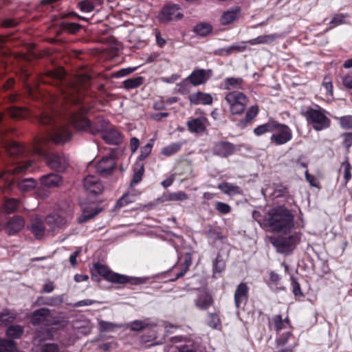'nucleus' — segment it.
I'll return each instance as SVG.
<instances>
[{
	"mask_svg": "<svg viewBox=\"0 0 352 352\" xmlns=\"http://www.w3.org/2000/svg\"><path fill=\"white\" fill-rule=\"evenodd\" d=\"M8 116L13 119H22L33 116L38 123L47 127L45 133L38 138L32 148H27L31 155L44 157L47 166L57 171L64 172L69 166L68 157L63 153L53 152L48 150L47 144L52 142L56 144H64L69 141L72 134L69 128L62 124L53 111H42L38 113L26 108L10 107Z\"/></svg>",
	"mask_w": 352,
	"mask_h": 352,
	"instance_id": "f257e3e1",
	"label": "nucleus"
},
{
	"mask_svg": "<svg viewBox=\"0 0 352 352\" xmlns=\"http://www.w3.org/2000/svg\"><path fill=\"white\" fill-rule=\"evenodd\" d=\"M41 81L58 87L63 99L74 105V109L68 113L69 122L77 130L96 135L99 133L102 134L109 126V122L102 118L98 117L91 122L85 117L89 112V108L82 104V97L79 94V88L74 82H68L65 79L63 72H47Z\"/></svg>",
	"mask_w": 352,
	"mask_h": 352,
	"instance_id": "f03ea898",
	"label": "nucleus"
},
{
	"mask_svg": "<svg viewBox=\"0 0 352 352\" xmlns=\"http://www.w3.org/2000/svg\"><path fill=\"white\" fill-rule=\"evenodd\" d=\"M11 131L12 129L6 125V116L0 113V142L4 153L9 158V163L15 164L13 167L25 166V168H21L19 172L3 173L0 178L5 182L6 190H12L14 186H17L21 191H29L36 186V182L33 178L19 180L15 175L23 173L30 167L32 164V161L30 160V151L6 137V134Z\"/></svg>",
	"mask_w": 352,
	"mask_h": 352,
	"instance_id": "7ed1b4c3",
	"label": "nucleus"
},
{
	"mask_svg": "<svg viewBox=\"0 0 352 352\" xmlns=\"http://www.w3.org/2000/svg\"><path fill=\"white\" fill-rule=\"evenodd\" d=\"M294 219L289 210L279 206L269 211L265 223L272 232L287 233L294 226Z\"/></svg>",
	"mask_w": 352,
	"mask_h": 352,
	"instance_id": "20e7f679",
	"label": "nucleus"
},
{
	"mask_svg": "<svg viewBox=\"0 0 352 352\" xmlns=\"http://www.w3.org/2000/svg\"><path fill=\"white\" fill-rule=\"evenodd\" d=\"M94 270L105 280L113 283H129L132 285H138L145 283L144 278L128 276L113 272L107 266L99 263L94 264Z\"/></svg>",
	"mask_w": 352,
	"mask_h": 352,
	"instance_id": "39448f33",
	"label": "nucleus"
},
{
	"mask_svg": "<svg viewBox=\"0 0 352 352\" xmlns=\"http://www.w3.org/2000/svg\"><path fill=\"white\" fill-rule=\"evenodd\" d=\"M302 234L296 232L288 236H279L271 239V243L276 249L277 252L285 255L292 254L301 239Z\"/></svg>",
	"mask_w": 352,
	"mask_h": 352,
	"instance_id": "423d86ee",
	"label": "nucleus"
},
{
	"mask_svg": "<svg viewBox=\"0 0 352 352\" xmlns=\"http://www.w3.org/2000/svg\"><path fill=\"white\" fill-rule=\"evenodd\" d=\"M225 100L229 105L232 115H241L244 113L248 98L243 92L233 91L226 95Z\"/></svg>",
	"mask_w": 352,
	"mask_h": 352,
	"instance_id": "0eeeda50",
	"label": "nucleus"
},
{
	"mask_svg": "<svg viewBox=\"0 0 352 352\" xmlns=\"http://www.w3.org/2000/svg\"><path fill=\"white\" fill-rule=\"evenodd\" d=\"M23 328L20 325H10L6 330V335L10 339L0 340V352H17L13 339H18L23 333Z\"/></svg>",
	"mask_w": 352,
	"mask_h": 352,
	"instance_id": "6e6552de",
	"label": "nucleus"
},
{
	"mask_svg": "<svg viewBox=\"0 0 352 352\" xmlns=\"http://www.w3.org/2000/svg\"><path fill=\"white\" fill-rule=\"evenodd\" d=\"M307 122L312 124L313 129L317 131L329 127L330 120L320 110L309 108L305 113Z\"/></svg>",
	"mask_w": 352,
	"mask_h": 352,
	"instance_id": "1a4fd4ad",
	"label": "nucleus"
},
{
	"mask_svg": "<svg viewBox=\"0 0 352 352\" xmlns=\"http://www.w3.org/2000/svg\"><path fill=\"white\" fill-rule=\"evenodd\" d=\"M275 126L273 127L270 142L276 146L285 144L292 140V131L289 126L274 120Z\"/></svg>",
	"mask_w": 352,
	"mask_h": 352,
	"instance_id": "9d476101",
	"label": "nucleus"
},
{
	"mask_svg": "<svg viewBox=\"0 0 352 352\" xmlns=\"http://www.w3.org/2000/svg\"><path fill=\"white\" fill-rule=\"evenodd\" d=\"M183 17L181 8L177 4H168L163 7L159 14V20L162 23H166L172 20H179Z\"/></svg>",
	"mask_w": 352,
	"mask_h": 352,
	"instance_id": "9b49d317",
	"label": "nucleus"
},
{
	"mask_svg": "<svg viewBox=\"0 0 352 352\" xmlns=\"http://www.w3.org/2000/svg\"><path fill=\"white\" fill-rule=\"evenodd\" d=\"M212 76V71L211 69H195L187 77L189 82L195 86L205 84Z\"/></svg>",
	"mask_w": 352,
	"mask_h": 352,
	"instance_id": "f8f14e48",
	"label": "nucleus"
},
{
	"mask_svg": "<svg viewBox=\"0 0 352 352\" xmlns=\"http://www.w3.org/2000/svg\"><path fill=\"white\" fill-rule=\"evenodd\" d=\"M115 168L116 161L114 157L111 155L103 157L96 164L97 173L102 177L111 175Z\"/></svg>",
	"mask_w": 352,
	"mask_h": 352,
	"instance_id": "ddd939ff",
	"label": "nucleus"
},
{
	"mask_svg": "<svg viewBox=\"0 0 352 352\" xmlns=\"http://www.w3.org/2000/svg\"><path fill=\"white\" fill-rule=\"evenodd\" d=\"M24 226V218L19 215H15L8 219L3 229L8 235L11 236L20 232Z\"/></svg>",
	"mask_w": 352,
	"mask_h": 352,
	"instance_id": "4468645a",
	"label": "nucleus"
},
{
	"mask_svg": "<svg viewBox=\"0 0 352 352\" xmlns=\"http://www.w3.org/2000/svg\"><path fill=\"white\" fill-rule=\"evenodd\" d=\"M83 186L87 191L94 195L101 193L104 186L100 180L95 175H88L83 181Z\"/></svg>",
	"mask_w": 352,
	"mask_h": 352,
	"instance_id": "2eb2a0df",
	"label": "nucleus"
},
{
	"mask_svg": "<svg viewBox=\"0 0 352 352\" xmlns=\"http://www.w3.org/2000/svg\"><path fill=\"white\" fill-rule=\"evenodd\" d=\"M235 151V145L227 141L215 143L212 148L213 154L221 157H228L232 155Z\"/></svg>",
	"mask_w": 352,
	"mask_h": 352,
	"instance_id": "dca6fc26",
	"label": "nucleus"
},
{
	"mask_svg": "<svg viewBox=\"0 0 352 352\" xmlns=\"http://www.w3.org/2000/svg\"><path fill=\"white\" fill-rule=\"evenodd\" d=\"M249 287L245 283H239L234 292V305L237 309L245 305L248 300Z\"/></svg>",
	"mask_w": 352,
	"mask_h": 352,
	"instance_id": "f3484780",
	"label": "nucleus"
},
{
	"mask_svg": "<svg viewBox=\"0 0 352 352\" xmlns=\"http://www.w3.org/2000/svg\"><path fill=\"white\" fill-rule=\"evenodd\" d=\"M174 349V352H202L199 344L190 339L179 342Z\"/></svg>",
	"mask_w": 352,
	"mask_h": 352,
	"instance_id": "a211bd4d",
	"label": "nucleus"
},
{
	"mask_svg": "<svg viewBox=\"0 0 352 352\" xmlns=\"http://www.w3.org/2000/svg\"><path fill=\"white\" fill-rule=\"evenodd\" d=\"M51 311L47 308H41L35 310L31 317V322L33 325L41 323L48 324L50 322Z\"/></svg>",
	"mask_w": 352,
	"mask_h": 352,
	"instance_id": "6ab92c4d",
	"label": "nucleus"
},
{
	"mask_svg": "<svg viewBox=\"0 0 352 352\" xmlns=\"http://www.w3.org/2000/svg\"><path fill=\"white\" fill-rule=\"evenodd\" d=\"M241 13V9L239 6L230 8L225 11L220 17V22L223 25H227L237 21Z\"/></svg>",
	"mask_w": 352,
	"mask_h": 352,
	"instance_id": "aec40b11",
	"label": "nucleus"
},
{
	"mask_svg": "<svg viewBox=\"0 0 352 352\" xmlns=\"http://www.w3.org/2000/svg\"><path fill=\"white\" fill-rule=\"evenodd\" d=\"M188 100L193 105H210L212 103L213 99L210 94L198 91L190 94Z\"/></svg>",
	"mask_w": 352,
	"mask_h": 352,
	"instance_id": "412c9836",
	"label": "nucleus"
},
{
	"mask_svg": "<svg viewBox=\"0 0 352 352\" xmlns=\"http://www.w3.org/2000/svg\"><path fill=\"white\" fill-rule=\"evenodd\" d=\"M102 138L109 144L118 145L122 142L120 133L110 126L102 134Z\"/></svg>",
	"mask_w": 352,
	"mask_h": 352,
	"instance_id": "4be33fe9",
	"label": "nucleus"
},
{
	"mask_svg": "<svg viewBox=\"0 0 352 352\" xmlns=\"http://www.w3.org/2000/svg\"><path fill=\"white\" fill-rule=\"evenodd\" d=\"M28 228L36 239H41L44 236L45 228L43 221L40 219H33Z\"/></svg>",
	"mask_w": 352,
	"mask_h": 352,
	"instance_id": "5701e85b",
	"label": "nucleus"
},
{
	"mask_svg": "<svg viewBox=\"0 0 352 352\" xmlns=\"http://www.w3.org/2000/svg\"><path fill=\"white\" fill-rule=\"evenodd\" d=\"M213 303L212 296L208 292H202L195 300L196 307L201 310L207 309Z\"/></svg>",
	"mask_w": 352,
	"mask_h": 352,
	"instance_id": "b1692460",
	"label": "nucleus"
},
{
	"mask_svg": "<svg viewBox=\"0 0 352 352\" xmlns=\"http://www.w3.org/2000/svg\"><path fill=\"white\" fill-rule=\"evenodd\" d=\"M53 338V331L51 328L48 327H41L36 329L35 331L33 340L35 344H39L40 342L51 340Z\"/></svg>",
	"mask_w": 352,
	"mask_h": 352,
	"instance_id": "393cba45",
	"label": "nucleus"
},
{
	"mask_svg": "<svg viewBox=\"0 0 352 352\" xmlns=\"http://www.w3.org/2000/svg\"><path fill=\"white\" fill-rule=\"evenodd\" d=\"M244 80L242 78L228 77L223 80L222 83L223 89H243Z\"/></svg>",
	"mask_w": 352,
	"mask_h": 352,
	"instance_id": "a878e982",
	"label": "nucleus"
},
{
	"mask_svg": "<svg viewBox=\"0 0 352 352\" xmlns=\"http://www.w3.org/2000/svg\"><path fill=\"white\" fill-rule=\"evenodd\" d=\"M41 181L43 186L54 188L58 186L62 183V177L58 174L50 173L42 176Z\"/></svg>",
	"mask_w": 352,
	"mask_h": 352,
	"instance_id": "bb28decb",
	"label": "nucleus"
},
{
	"mask_svg": "<svg viewBox=\"0 0 352 352\" xmlns=\"http://www.w3.org/2000/svg\"><path fill=\"white\" fill-rule=\"evenodd\" d=\"M258 113V107L257 105H253L247 111L245 118L240 120L237 123V126L243 129L246 126V125L250 123L254 118L257 116Z\"/></svg>",
	"mask_w": 352,
	"mask_h": 352,
	"instance_id": "cd10ccee",
	"label": "nucleus"
},
{
	"mask_svg": "<svg viewBox=\"0 0 352 352\" xmlns=\"http://www.w3.org/2000/svg\"><path fill=\"white\" fill-rule=\"evenodd\" d=\"M278 38V34H265L258 36L254 38H252L248 41H245V43H249L252 45L258 44H271Z\"/></svg>",
	"mask_w": 352,
	"mask_h": 352,
	"instance_id": "c85d7f7f",
	"label": "nucleus"
},
{
	"mask_svg": "<svg viewBox=\"0 0 352 352\" xmlns=\"http://www.w3.org/2000/svg\"><path fill=\"white\" fill-rule=\"evenodd\" d=\"M64 295H58L54 296H41L37 300L40 305L49 306H58L63 302Z\"/></svg>",
	"mask_w": 352,
	"mask_h": 352,
	"instance_id": "c756f323",
	"label": "nucleus"
},
{
	"mask_svg": "<svg viewBox=\"0 0 352 352\" xmlns=\"http://www.w3.org/2000/svg\"><path fill=\"white\" fill-rule=\"evenodd\" d=\"M60 29L62 32L70 34H77L82 28V25L78 23L69 22L63 21L59 24Z\"/></svg>",
	"mask_w": 352,
	"mask_h": 352,
	"instance_id": "7c9ffc66",
	"label": "nucleus"
},
{
	"mask_svg": "<svg viewBox=\"0 0 352 352\" xmlns=\"http://www.w3.org/2000/svg\"><path fill=\"white\" fill-rule=\"evenodd\" d=\"M45 221L53 229L62 228L66 223L65 219L57 213L50 214L47 216Z\"/></svg>",
	"mask_w": 352,
	"mask_h": 352,
	"instance_id": "2f4dec72",
	"label": "nucleus"
},
{
	"mask_svg": "<svg viewBox=\"0 0 352 352\" xmlns=\"http://www.w3.org/2000/svg\"><path fill=\"white\" fill-rule=\"evenodd\" d=\"M101 3L100 0H82L78 2L77 7L81 12L89 13L94 11L96 6Z\"/></svg>",
	"mask_w": 352,
	"mask_h": 352,
	"instance_id": "473e14b6",
	"label": "nucleus"
},
{
	"mask_svg": "<svg viewBox=\"0 0 352 352\" xmlns=\"http://www.w3.org/2000/svg\"><path fill=\"white\" fill-rule=\"evenodd\" d=\"M187 126L190 131L192 133H202L205 131L206 126L201 118H197L188 121Z\"/></svg>",
	"mask_w": 352,
	"mask_h": 352,
	"instance_id": "72a5a7b5",
	"label": "nucleus"
},
{
	"mask_svg": "<svg viewBox=\"0 0 352 352\" xmlns=\"http://www.w3.org/2000/svg\"><path fill=\"white\" fill-rule=\"evenodd\" d=\"M144 173V167L142 163L138 162L135 164L133 178L131 182V186H135L142 181Z\"/></svg>",
	"mask_w": 352,
	"mask_h": 352,
	"instance_id": "f704fd0d",
	"label": "nucleus"
},
{
	"mask_svg": "<svg viewBox=\"0 0 352 352\" xmlns=\"http://www.w3.org/2000/svg\"><path fill=\"white\" fill-rule=\"evenodd\" d=\"M189 198L188 194L184 191H177L173 192H168L164 194L162 197L163 201H184Z\"/></svg>",
	"mask_w": 352,
	"mask_h": 352,
	"instance_id": "c9c22d12",
	"label": "nucleus"
},
{
	"mask_svg": "<svg viewBox=\"0 0 352 352\" xmlns=\"http://www.w3.org/2000/svg\"><path fill=\"white\" fill-rule=\"evenodd\" d=\"M246 50V46L243 44H234L219 50V55L228 56L234 52H242Z\"/></svg>",
	"mask_w": 352,
	"mask_h": 352,
	"instance_id": "e433bc0d",
	"label": "nucleus"
},
{
	"mask_svg": "<svg viewBox=\"0 0 352 352\" xmlns=\"http://www.w3.org/2000/svg\"><path fill=\"white\" fill-rule=\"evenodd\" d=\"M144 78L142 76L128 78L123 81L122 87L127 90L136 89L144 83Z\"/></svg>",
	"mask_w": 352,
	"mask_h": 352,
	"instance_id": "4c0bfd02",
	"label": "nucleus"
},
{
	"mask_svg": "<svg viewBox=\"0 0 352 352\" xmlns=\"http://www.w3.org/2000/svg\"><path fill=\"white\" fill-rule=\"evenodd\" d=\"M19 206V201L16 199H6L4 201L3 208L6 214L14 213L17 211Z\"/></svg>",
	"mask_w": 352,
	"mask_h": 352,
	"instance_id": "58836bf2",
	"label": "nucleus"
},
{
	"mask_svg": "<svg viewBox=\"0 0 352 352\" xmlns=\"http://www.w3.org/2000/svg\"><path fill=\"white\" fill-rule=\"evenodd\" d=\"M192 264V258L190 254H186L184 256V261L181 265L180 271L178 272L175 278L172 279L173 281L177 280L178 278L184 276L189 269V267Z\"/></svg>",
	"mask_w": 352,
	"mask_h": 352,
	"instance_id": "ea45409f",
	"label": "nucleus"
},
{
	"mask_svg": "<svg viewBox=\"0 0 352 352\" xmlns=\"http://www.w3.org/2000/svg\"><path fill=\"white\" fill-rule=\"evenodd\" d=\"M122 324L113 323L104 320H100L98 322V328L100 332H112L116 329L122 328Z\"/></svg>",
	"mask_w": 352,
	"mask_h": 352,
	"instance_id": "a19ab883",
	"label": "nucleus"
},
{
	"mask_svg": "<svg viewBox=\"0 0 352 352\" xmlns=\"http://www.w3.org/2000/svg\"><path fill=\"white\" fill-rule=\"evenodd\" d=\"M274 122V120H270L267 122L256 126L254 129V134L257 136H260L265 133L272 132L273 127L276 126Z\"/></svg>",
	"mask_w": 352,
	"mask_h": 352,
	"instance_id": "79ce46f5",
	"label": "nucleus"
},
{
	"mask_svg": "<svg viewBox=\"0 0 352 352\" xmlns=\"http://www.w3.org/2000/svg\"><path fill=\"white\" fill-rule=\"evenodd\" d=\"M182 144L180 142H173L165 147H164L161 153L165 156H170L175 153H177L178 151H180L182 148Z\"/></svg>",
	"mask_w": 352,
	"mask_h": 352,
	"instance_id": "37998d69",
	"label": "nucleus"
},
{
	"mask_svg": "<svg viewBox=\"0 0 352 352\" xmlns=\"http://www.w3.org/2000/svg\"><path fill=\"white\" fill-rule=\"evenodd\" d=\"M212 30V26L206 23H201L194 27L193 31L198 35L206 36L211 33Z\"/></svg>",
	"mask_w": 352,
	"mask_h": 352,
	"instance_id": "c03bdc74",
	"label": "nucleus"
},
{
	"mask_svg": "<svg viewBox=\"0 0 352 352\" xmlns=\"http://www.w3.org/2000/svg\"><path fill=\"white\" fill-rule=\"evenodd\" d=\"M349 15L348 14H336L331 19L329 22V24L331 25L327 30H331L338 25L346 23L345 19L349 18Z\"/></svg>",
	"mask_w": 352,
	"mask_h": 352,
	"instance_id": "a18cd8bd",
	"label": "nucleus"
},
{
	"mask_svg": "<svg viewBox=\"0 0 352 352\" xmlns=\"http://www.w3.org/2000/svg\"><path fill=\"white\" fill-rule=\"evenodd\" d=\"M219 188L222 192L228 195H235L239 193V187L228 182L220 184L219 185Z\"/></svg>",
	"mask_w": 352,
	"mask_h": 352,
	"instance_id": "49530a36",
	"label": "nucleus"
},
{
	"mask_svg": "<svg viewBox=\"0 0 352 352\" xmlns=\"http://www.w3.org/2000/svg\"><path fill=\"white\" fill-rule=\"evenodd\" d=\"M16 318V314L9 310H4L0 313V325L6 326L12 322Z\"/></svg>",
	"mask_w": 352,
	"mask_h": 352,
	"instance_id": "de8ad7c7",
	"label": "nucleus"
},
{
	"mask_svg": "<svg viewBox=\"0 0 352 352\" xmlns=\"http://www.w3.org/2000/svg\"><path fill=\"white\" fill-rule=\"evenodd\" d=\"M226 267V263L220 254H218L212 263L213 273H221Z\"/></svg>",
	"mask_w": 352,
	"mask_h": 352,
	"instance_id": "09e8293b",
	"label": "nucleus"
},
{
	"mask_svg": "<svg viewBox=\"0 0 352 352\" xmlns=\"http://www.w3.org/2000/svg\"><path fill=\"white\" fill-rule=\"evenodd\" d=\"M153 146V140L151 139L149 142L142 146L140 150V155L138 157V162L143 161L145 160L151 153L152 148Z\"/></svg>",
	"mask_w": 352,
	"mask_h": 352,
	"instance_id": "8fccbe9b",
	"label": "nucleus"
},
{
	"mask_svg": "<svg viewBox=\"0 0 352 352\" xmlns=\"http://www.w3.org/2000/svg\"><path fill=\"white\" fill-rule=\"evenodd\" d=\"M338 120L342 129L347 130L352 129V116H344L341 117H335Z\"/></svg>",
	"mask_w": 352,
	"mask_h": 352,
	"instance_id": "3c124183",
	"label": "nucleus"
},
{
	"mask_svg": "<svg viewBox=\"0 0 352 352\" xmlns=\"http://www.w3.org/2000/svg\"><path fill=\"white\" fill-rule=\"evenodd\" d=\"M189 80H187V78L184 79L182 82L177 84V93L184 95L188 94L190 91Z\"/></svg>",
	"mask_w": 352,
	"mask_h": 352,
	"instance_id": "603ef678",
	"label": "nucleus"
},
{
	"mask_svg": "<svg viewBox=\"0 0 352 352\" xmlns=\"http://www.w3.org/2000/svg\"><path fill=\"white\" fill-rule=\"evenodd\" d=\"M272 321L274 322V330L278 333L282 329L286 328V325L284 324V321H283V318L281 315H276L272 318Z\"/></svg>",
	"mask_w": 352,
	"mask_h": 352,
	"instance_id": "864d4df0",
	"label": "nucleus"
},
{
	"mask_svg": "<svg viewBox=\"0 0 352 352\" xmlns=\"http://www.w3.org/2000/svg\"><path fill=\"white\" fill-rule=\"evenodd\" d=\"M291 336H292L291 331L284 332L282 335H280L278 338H277L276 339V341H275L276 346L278 347L280 346L285 345L288 342L289 339Z\"/></svg>",
	"mask_w": 352,
	"mask_h": 352,
	"instance_id": "5fc2aeb1",
	"label": "nucleus"
},
{
	"mask_svg": "<svg viewBox=\"0 0 352 352\" xmlns=\"http://www.w3.org/2000/svg\"><path fill=\"white\" fill-rule=\"evenodd\" d=\"M341 137L343 139L342 146L346 148V153H349L350 147L352 146V133H344Z\"/></svg>",
	"mask_w": 352,
	"mask_h": 352,
	"instance_id": "6e6d98bb",
	"label": "nucleus"
},
{
	"mask_svg": "<svg viewBox=\"0 0 352 352\" xmlns=\"http://www.w3.org/2000/svg\"><path fill=\"white\" fill-rule=\"evenodd\" d=\"M342 165L344 167V178L346 184L351 178V166L349 162L348 157H346V160L342 163Z\"/></svg>",
	"mask_w": 352,
	"mask_h": 352,
	"instance_id": "4d7b16f0",
	"label": "nucleus"
},
{
	"mask_svg": "<svg viewBox=\"0 0 352 352\" xmlns=\"http://www.w3.org/2000/svg\"><path fill=\"white\" fill-rule=\"evenodd\" d=\"M41 352H60V348L57 344L47 343L41 346Z\"/></svg>",
	"mask_w": 352,
	"mask_h": 352,
	"instance_id": "13d9d810",
	"label": "nucleus"
},
{
	"mask_svg": "<svg viewBox=\"0 0 352 352\" xmlns=\"http://www.w3.org/2000/svg\"><path fill=\"white\" fill-rule=\"evenodd\" d=\"M133 202L132 197L128 194L126 193L123 195L118 201L116 203V207L117 208H122L126 205H127L129 203Z\"/></svg>",
	"mask_w": 352,
	"mask_h": 352,
	"instance_id": "bf43d9fd",
	"label": "nucleus"
},
{
	"mask_svg": "<svg viewBox=\"0 0 352 352\" xmlns=\"http://www.w3.org/2000/svg\"><path fill=\"white\" fill-rule=\"evenodd\" d=\"M209 320L208 324L209 327L216 329L220 324V319L217 313L209 314Z\"/></svg>",
	"mask_w": 352,
	"mask_h": 352,
	"instance_id": "052dcab7",
	"label": "nucleus"
},
{
	"mask_svg": "<svg viewBox=\"0 0 352 352\" xmlns=\"http://www.w3.org/2000/svg\"><path fill=\"white\" fill-rule=\"evenodd\" d=\"M215 209L220 213L224 214L229 213L231 210V208L228 204L221 201H217L216 203Z\"/></svg>",
	"mask_w": 352,
	"mask_h": 352,
	"instance_id": "680f3d73",
	"label": "nucleus"
},
{
	"mask_svg": "<svg viewBox=\"0 0 352 352\" xmlns=\"http://www.w3.org/2000/svg\"><path fill=\"white\" fill-rule=\"evenodd\" d=\"M207 236L214 241L220 240L222 239L221 233L214 228H210L207 231Z\"/></svg>",
	"mask_w": 352,
	"mask_h": 352,
	"instance_id": "e2e57ef3",
	"label": "nucleus"
},
{
	"mask_svg": "<svg viewBox=\"0 0 352 352\" xmlns=\"http://www.w3.org/2000/svg\"><path fill=\"white\" fill-rule=\"evenodd\" d=\"M100 212V209H95L93 212L85 213L79 219V222L84 223L94 217Z\"/></svg>",
	"mask_w": 352,
	"mask_h": 352,
	"instance_id": "0e129e2a",
	"label": "nucleus"
},
{
	"mask_svg": "<svg viewBox=\"0 0 352 352\" xmlns=\"http://www.w3.org/2000/svg\"><path fill=\"white\" fill-rule=\"evenodd\" d=\"M97 302H98L95 300L85 299V300L78 301V302L72 304V307H82V306H89V305H94Z\"/></svg>",
	"mask_w": 352,
	"mask_h": 352,
	"instance_id": "69168bd1",
	"label": "nucleus"
},
{
	"mask_svg": "<svg viewBox=\"0 0 352 352\" xmlns=\"http://www.w3.org/2000/svg\"><path fill=\"white\" fill-rule=\"evenodd\" d=\"M144 322L140 320H135L131 324V329L135 331H139L144 329L146 327Z\"/></svg>",
	"mask_w": 352,
	"mask_h": 352,
	"instance_id": "338daca9",
	"label": "nucleus"
},
{
	"mask_svg": "<svg viewBox=\"0 0 352 352\" xmlns=\"http://www.w3.org/2000/svg\"><path fill=\"white\" fill-rule=\"evenodd\" d=\"M292 285L293 287V293L295 296H303L302 292H301L300 285L297 280L292 278Z\"/></svg>",
	"mask_w": 352,
	"mask_h": 352,
	"instance_id": "774afa93",
	"label": "nucleus"
}]
</instances>
